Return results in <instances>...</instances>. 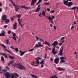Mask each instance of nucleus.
<instances>
[{
  "instance_id": "1",
  "label": "nucleus",
  "mask_w": 78,
  "mask_h": 78,
  "mask_svg": "<svg viewBox=\"0 0 78 78\" xmlns=\"http://www.w3.org/2000/svg\"><path fill=\"white\" fill-rule=\"evenodd\" d=\"M45 12L44 11L42 12V15L46 17L47 19H48L49 20V22H51L52 24H53V19H55V17L54 16H52L51 17L50 16H46L45 15Z\"/></svg>"
},
{
  "instance_id": "2",
  "label": "nucleus",
  "mask_w": 78,
  "mask_h": 78,
  "mask_svg": "<svg viewBox=\"0 0 78 78\" xmlns=\"http://www.w3.org/2000/svg\"><path fill=\"white\" fill-rule=\"evenodd\" d=\"M17 17L19 19L17 20L18 21V23L20 25V27H23V24H22V23L21 22L22 19H20V17H21V15L19 14H17L16 15Z\"/></svg>"
},
{
  "instance_id": "3",
  "label": "nucleus",
  "mask_w": 78,
  "mask_h": 78,
  "mask_svg": "<svg viewBox=\"0 0 78 78\" xmlns=\"http://www.w3.org/2000/svg\"><path fill=\"white\" fill-rule=\"evenodd\" d=\"M16 66H17V68L19 69H20V70H22V69H25V67L21 65L20 63H17L16 64Z\"/></svg>"
},
{
  "instance_id": "4",
  "label": "nucleus",
  "mask_w": 78,
  "mask_h": 78,
  "mask_svg": "<svg viewBox=\"0 0 78 78\" xmlns=\"http://www.w3.org/2000/svg\"><path fill=\"white\" fill-rule=\"evenodd\" d=\"M37 44H36L34 47V48H37V47H44L43 45L41 44V42H38Z\"/></svg>"
},
{
  "instance_id": "5",
  "label": "nucleus",
  "mask_w": 78,
  "mask_h": 78,
  "mask_svg": "<svg viewBox=\"0 0 78 78\" xmlns=\"http://www.w3.org/2000/svg\"><path fill=\"white\" fill-rule=\"evenodd\" d=\"M9 1H10L12 3V5H13V6H14L15 7L16 11H18V9H20V8H19V7H18V8L17 7L16 5H15L14 3V2H12V0H10Z\"/></svg>"
},
{
  "instance_id": "6",
  "label": "nucleus",
  "mask_w": 78,
  "mask_h": 78,
  "mask_svg": "<svg viewBox=\"0 0 78 78\" xmlns=\"http://www.w3.org/2000/svg\"><path fill=\"white\" fill-rule=\"evenodd\" d=\"M59 58L61 59V61L60 62V63H62V62H66V61L64 60L65 59V58L64 57L62 56Z\"/></svg>"
},
{
  "instance_id": "7",
  "label": "nucleus",
  "mask_w": 78,
  "mask_h": 78,
  "mask_svg": "<svg viewBox=\"0 0 78 78\" xmlns=\"http://www.w3.org/2000/svg\"><path fill=\"white\" fill-rule=\"evenodd\" d=\"M4 75H5V76L6 78H9L11 76V75H10L9 73L8 72H6V73H4Z\"/></svg>"
},
{
  "instance_id": "8",
  "label": "nucleus",
  "mask_w": 78,
  "mask_h": 78,
  "mask_svg": "<svg viewBox=\"0 0 78 78\" xmlns=\"http://www.w3.org/2000/svg\"><path fill=\"white\" fill-rule=\"evenodd\" d=\"M35 59L36 60V62L37 64H38V65H39V60H41V58L40 57H37V58H35Z\"/></svg>"
},
{
  "instance_id": "9",
  "label": "nucleus",
  "mask_w": 78,
  "mask_h": 78,
  "mask_svg": "<svg viewBox=\"0 0 78 78\" xmlns=\"http://www.w3.org/2000/svg\"><path fill=\"white\" fill-rule=\"evenodd\" d=\"M54 61L55 64H57L59 62V58H57L55 59Z\"/></svg>"
},
{
  "instance_id": "10",
  "label": "nucleus",
  "mask_w": 78,
  "mask_h": 78,
  "mask_svg": "<svg viewBox=\"0 0 78 78\" xmlns=\"http://www.w3.org/2000/svg\"><path fill=\"white\" fill-rule=\"evenodd\" d=\"M13 27L14 30H16L17 28V23H14L13 25Z\"/></svg>"
},
{
  "instance_id": "11",
  "label": "nucleus",
  "mask_w": 78,
  "mask_h": 78,
  "mask_svg": "<svg viewBox=\"0 0 78 78\" xmlns=\"http://www.w3.org/2000/svg\"><path fill=\"white\" fill-rule=\"evenodd\" d=\"M41 5L40 4L37 7V9L35 10V12H39V10L41 9Z\"/></svg>"
},
{
  "instance_id": "12",
  "label": "nucleus",
  "mask_w": 78,
  "mask_h": 78,
  "mask_svg": "<svg viewBox=\"0 0 78 78\" xmlns=\"http://www.w3.org/2000/svg\"><path fill=\"white\" fill-rule=\"evenodd\" d=\"M52 52L53 55H56L58 53V51H55V49H52Z\"/></svg>"
},
{
  "instance_id": "13",
  "label": "nucleus",
  "mask_w": 78,
  "mask_h": 78,
  "mask_svg": "<svg viewBox=\"0 0 78 78\" xmlns=\"http://www.w3.org/2000/svg\"><path fill=\"white\" fill-rule=\"evenodd\" d=\"M0 55H2V56H4L5 58H8V56L7 55H6L5 53H2V52H0Z\"/></svg>"
},
{
  "instance_id": "14",
  "label": "nucleus",
  "mask_w": 78,
  "mask_h": 78,
  "mask_svg": "<svg viewBox=\"0 0 78 78\" xmlns=\"http://www.w3.org/2000/svg\"><path fill=\"white\" fill-rule=\"evenodd\" d=\"M7 18V17L6 16V15H3L2 18H1V19L2 20H5Z\"/></svg>"
},
{
  "instance_id": "15",
  "label": "nucleus",
  "mask_w": 78,
  "mask_h": 78,
  "mask_svg": "<svg viewBox=\"0 0 78 78\" xmlns=\"http://www.w3.org/2000/svg\"><path fill=\"white\" fill-rule=\"evenodd\" d=\"M36 2H37V0H32L31 1V5L32 6L34 5V3H36Z\"/></svg>"
},
{
  "instance_id": "16",
  "label": "nucleus",
  "mask_w": 78,
  "mask_h": 78,
  "mask_svg": "<svg viewBox=\"0 0 78 78\" xmlns=\"http://www.w3.org/2000/svg\"><path fill=\"white\" fill-rule=\"evenodd\" d=\"M45 61V59L41 60V61L40 62V64H41V67L42 68L44 67V62Z\"/></svg>"
},
{
  "instance_id": "17",
  "label": "nucleus",
  "mask_w": 78,
  "mask_h": 78,
  "mask_svg": "<svg viewBox=\"0 0 78 78\" xmlns=\"http://www.w3.org/2000/svg\"><path fill=\"white\" fill-rule=\"evenodd\" d=\"M5 32L4 30L2 31V33L0 34V36H5Z\"/></svg>"
},
{
  "instance_id": "18",
  "label": "nucleus",
  "mask_w": 78,
  "mask_h": 78,
  "mask_svg": "<svg viewBox=\"0 0 78 78\" xmlns=\"http://www.w3.org/2000/svg\"><path fill=\"white\" fill-rule=\"evenodd\" d=\"M58 43L57 41H55L52 44H50V46H52V45H57Z\"/></svg>"
},
{
  "instance_id": "19",
  "label": "nucleus",
  "mask_w": 78,
  "mask_h": 78,
  "mask_svg": "<svg viewBox=\"0 0 78 78\" xmlns=\"http://www.w3.org/2000/svg\"><path fill=\"white\" fill-rule=\"evenodd\" d=\"M63 51V50L62 49H60L59 52V55L60 56H62V55L63 54V53H62Z\"/></svg>"
},
{
  "instance_id": "20",
  "label": "nucleus",
  "mask_w": 78,
  "mask_h": 78,
  "mask_svg": "<svg viewBox=\"0 0 78 78\" xmlns=\"http://www.w3.org/2000/svg\"><path fill=\"white\" fill-rule=\"evenodd\" d=\"M20 53H21V54H20V55L21 56H22L24 54H25L27 51H24V52H22L21 50H20Z\"/></svg>"
},
{
  "instance_id": "21",
  "label": "nucleus",
  "mask_w": 78,
  "mask_h": 78,
  "mask_svg": "<svg viewBox=\"0 0 78 78\" xmlns=\"http://www.w3.org/2000/svg\"><path fill=\"white\" fill-rule=\"evenodd\" d=\"M72 5H73V3H72V2H68V5L67 6H69V7H70Z\"/></svg>"
},
{
  "instance_id": "22",
  "label": "nucleus",
  "mask_w": 78,
  "mask_h": 78,
  "mask_svg": "<svg viewBox=\"0 0 78 78\" xmlns=\"http://www.w3.org/2000/svg\"><path fill=\"white\" fill-rule=\"evenodd\" d=\"M63 2L64 4H65V5H66V6H67V5H68V1L63 0Z\"/></svg>"
},
{
  "instance_id": "23",
  "label": "nucleus",
  "mask_w": 78,
  "mask_h": 78,
  "mask_svg": "<svg viewBox=\"0 0 78 78\" xmlns=\"http://www.w3.org/2000/svg\"><path fill=\"white\" fill-rule=\"evenodd\" d=\"M30 75L32 76V78H38V77H37V76L36 75H34L33 74H31Z\"/></svg>"
},
{
  "instance_id": "24",
  "label": "nucleus",
  "mask_w": 78,
  "mask_h": 78,
  "mask_svg": "<svg viewBox=\"0 0 78 78\" xmlns=\"http://www.w3.org/2000/svg\"><path fill=\"white\" fill-rule=\"evenodd\" d=\"M4 21H5V23L6 24H7V23H9V22H10V20H9V19H6V20H5Z\"/></svg>"
},
{
  "instance_id": "25",
  "label": "nucleus",
  "mask_w": 78,
  "mask_h": 78,
  "mask_svg": "<svg viewBox=\"0 0 78 78\" xmlns=\"http://www.w3.org/2000/svg\"><path fill=\"white\" fill-rule=\"evenodd\" d=\"M1 60L3 63H4L5 60H4V57H3V56H2L1 57Z\"/></svg>"
},
{
  "instance_id": "26",
  "label": "nucleus",
  "mask_w": 78,
  "mask_h": 78,
  "mask_svg": "<svg viewBox=\"0 0 78 78\" xmlns=\"http://www.w3.org/2000/svg\"><path fill=\"white\" fill-rule=\"evenodd\" d=\"M44 43L45 45H47L48 46H50V44L49 43H48L47 41H45Z\"/></svg>"
},
{
  "instance_id": "27",
  "label": "nucleus",
  "mask_w": 78,
  "mask_h": 78,
  "mask_svg": "<svg viewBox=\"0 0 78 78\" xmlns=\"http://www.w3.org/2000/svg\"><path fill=\"white\" fill-rule=\"evenodd\" d=\"M50 78H58V76L55 75H54L52 76H51Z\"/></svg>"
},
{
  "instance_id": "28",
  "label": "nucleus",
  "mask_w": 78,
  "mask_h": 78,
  "mask_svg": "<svg viewBox=\"0 0 78 78\" xmlns=\"http://www.w3.org/2000/svg\"><path fill=\"white\" fill-rule=\"evenodd\" d=\"M57 69L59 71H61V70H64V69L61 68L59 67L57 68Z\"/></svg>"
},
{
  "instance_id": "29",
  "label": "nucleus",
  "mask_w": 78,
  "mask_h": 78,
  "mask_svg": "<svg viewBox=\"0 0 78 78\" xmlns=\"http://www.w3.org/2000/svg\"><path fill=\"white\" fill-rule=\"evenodd\" d=\"M11 37V38H12V39H14V40L15 41H17V40L16 39V37Z\"/></svg>"
},
{
  "instance_id": "30",
  "label": "nucleus",
  "mask_w": 78,
  "mask_h": 78,
  "mask_svg": "<svg viewBox=\"0 0 78 78\" xmlns=\"http://www.w3.org/2000/svg\"><path fill=\"white\" fill-rule=\"evenodd\" d=\"M9 39H7L6 40L5 42L7 44H9Z\"/></svg>"
},
{
  "instance_id": "31",
  "label": "nucleus",
  "mask_w": 78,
  "mask_h": 78,
  "mask_svg": "<svg viewBox=\"0 0 78 78\" xmlns=\"http://www.w3.org/2000/svg\"><path fill=\"white\" fill-rule=\"evenodd\" d=\"M9 58H10L11 59H14V57L12 56H9Z\"/></svg>"
},
{
  "instance_id": "32",
  "label": "nucleus",
  "mask_w": 78,
  "mask_h": 78,
  "mask_svg": "<svg viewBox=\"0 0 78 78\" xmlns=\"http://www.w3.org/2000/svg\"><path fill=\"white\" fill-rule=\"evenodd\" d=\"M13 75H15L16 76H17V77H19V76L17 73H14Z\"/></svg>"
},
{
  "instance_id": "33",
  "label": "nucleus",
  "mask_w": 78,
  "mask_h": 78,
  "mask_svg": "<svg viewBox=\"0 0 78 78\" xmlns=\"http://www.w3.org/2000/svg\"><path fill=\"white\" fill-rule=\"evenodd\" d=\"M39 39L40 41H41V42H43L44 43H45V42H44V40L43 39L39 38Z\"/></svg>"
},
{
  "instance_id": "34",
  "label": "nucleus",
  "mask_w": 78,
  "mask_h": 78,
  "mask_svg": "<svg viewBox=\"0 0 78 78\" xmlns=\"http://www.w3.org/2000/svg\"><path fill=\"white\" fill-rule=\"evenodd\" d=\"M20 8H24V9H25L26 7L25 6V5L23 6H21L20 7Z\"/></svg>"
},
{
  "instance_id": "35",
  "label": "nucleus",
  "mask_w": 78,
  "mask_h": 78,
  "mask_svg": "<svg viewBox=\"0 0 78 78\" xmlns=\"http://www.w3.org/2000/svg\"><path fill=\"white\" fill-rule=\"evenodd\" d=\"M1 45L4 48H6V46L5 45V44H2Z\"/></svg>"
},
{
  "instance_id": "36",
  "label": "nucleus",
  "mask_w": 78,
  "mask_h": 78,
  "mask_svg": "<svg viewBox=\"0 0 78 78\" xmlns=\"http://www.w3.org/2000/svg\"><path fill=\"white\" fill-rule=\"evenodd\" d=\"M1 45L4 48H6V46L5 45V44H2Z\"/></svg>"
},
{
  "instance_id": "37",
  "label": "nucleus",
  "mask_w": 78,
  "mask_h": 78,
  "mask_svg": "<svg viewBox=\"0 0 78 78\" xmlns=\"http://www.w3.org/2000/svg\"><path fill=\"white\" fill-rule=\"evenodd\" d=\"M14 49L15 50V51H16V52H18V51H19V49L17 48H15Z\"/></svg>"
},
{
  "instance_id": "38",
  "label": "nucleus",
  "mask_w": 78,
  "mask_h": 78,
  "mask_svg": "<svg viewBox=\"0 0 78 78\" xmlns=\"http://www.w3.org/2000/svg\"><path fill=\"white\" fill-rule=\"evenodd\" d=\"M5 51H7V52H8V53H9L10 54L11 53V52L10 51H8V50H7L6 49H5Z\"/></svg>"
},
{
  "instance_id": "39",
  "label": "nucleus",
  "mask_w": 78,
  "mask_h": 78,
  "mask_svg": "<svg viewBox=\"0 0 78 78\" xmlns=\"http://www.w3.org/2000/svg\"><path fill=\"white\" fill-rule=\"evenodd\" d=\"M12 34L13 36H14V37H15V36H16V34L14 33V32H12Z\"/></svg>"
},
{
  "instance_id": "40",
  "label": "nucleus",
  "mask_w": 78,
  "mask_h": 78,
  "mask_svg": "<svg viewBox=\"0 0 78 78\" xmlns=\"http://www.w3.org/2000/svg\"><path fill=\"white\" fill-rule=\"evenodd\" d=\"M10 63V64H13L14 63V60H12L9 62Z\"/></svg>"
},
{
  "instance_id": "41",
  "label": "nucleus",
  "mask_w": 78,
  "mask_h": 78,
  "mask_svg": "<svg viewBox=\"0 0 78 78\" xmlns=\"http://www.w3.org/2000/svg\"><path fill=\"white\" fill-rule=\"evenodd\" d=\"M34 50V48H32L31 49H30V50L28 51L30 52V51H33V50Z\"/></svg>"
},
{
  "instance_id": "42",
  "label": "nucleus",
  "mask_w": 78,
  "mask_h": 78,
  "mask_svg": "<svg viewBox=\"0 0 78 78\" xmlns=\"http://www.w3.org/2000/svg\"><path fill=\"white\" fill-rule=\"evenodd\" d=\"M8 33L9 34H10L11 33V30H9L8 31Z\"/></svg>"
},
{
  "instance_id": "43",
  "label": "nucleus",
  "mask_w": 78,
  "mask_h": 78,
  "mask_svg": "<svg viewBox=\"0 0 78 78\" xmlns=\"http://www.w3.org/2000/svg\"><path fill=\"white\" fill-rule=\"evenodd\" d=\"M35 37L36 38V40H37V41H38V39H39V38L38 37H37V36H35Z\"/></svg>"
},
{
  "instance_id": "44",
  "label": "nucleus",
  "mask_w": 78,
  "mask_h": 78,
  "mask_svg": "<svg viewBox=\"0 0 78 78\" xmlns=\"http://www.w3.org/2000/svg\"><path fill=\"white\" fill-rule=\"evenodd\" d=\"M44 3L45 5H49V2H44Z\"/></svg>"
},
{
  "instance_id": "45",
  "label": "nucleus",
  "mask_w": 78,
  "mask_h": 78,
  "mask_svg": "<svg viewBox=\"0 0 78 78\" xmlns=\"http://www.w3.org/2000/svg\"><path fill=\"white\" fill-rule=\"evenodd\" d=\"M76 21H75L73 23V24L72 25H76Z\"/></svg>"
},
{
  "instance_id": "46",
  "label": "nucleus",
  "mask_w": 78,
  "mask_h": 78,
  "mask_svg": "<svg viewBox=\"0 0 78 78\" xmlns=\"http://www.w3.org/2000/svg\"><path fill=\"white\" fill-rule=\"evenodd\" d=\"M54 12H55V11L53 10H52L50 12V13H54Z\"/></svg>"
},
{
  "instance_id": "47",
  "label": "nucleus",
  "mask_w": 78,
  "mask_h": 78,
  "mask_svg": "<svg viewBox=\"0 0 78 78\" xmlns=\"http://www.w3.org/2000/svg\"><path fill=\"white\" fill-rule=\"evenodd\" d=\"M53 27L55 30H56V27L55 26H54Z\"/></svg>"
},
{
  "instance_id": "48",
  "label": "nucleus",
  "mask_w": 78,
  "mask_h": 78,
  "mask_svg": "<svg viewBox=\"0 0 78 78\" xmlns=\"http://www.w3.org/2000/svg\"><path fill=\"white\" fill-rule=\"evenodd\" d=\"M58 5H59V3H57L56 5V8H58Z\"/></svg>"
},
{
  "instance_id": "49",
  "label": "nucleus",
  "mask_w": 78,
  "mask_h": 78,
  "mask_svg": "<svg viewBox=\"0 0 78 78\" xmlns=\"http://www.w3.org/2000/svg\"><path fill=\"white\" fill-rule=\"evenodd\" d=\"M65 39V37H62L61 38V40H63V39Z\"/></svg>"
},
{
  "instance_id": "50",
  "label": "nucleus",
  "mask_w": 78,
  "mask_h": 78,
  "mask_svg": "<svg viewBox=\"0 0 78 78\" xmlns=\"http://www.w3.org/2000/svg\"><path fill=\"white\" fill-rule=\"evenodd\" d=\"M10 78H14V76L13 75H12Z\"/></svg>"
},
{
  "instance_id": "51",
  "label": "nucleus",
  "mask_w": 78,
  "mask_h": 78,
  "mask_svg": "<svg viewBox=\"0 0 78 78\" xmlns=\"http://www.w3.org/2000/svg\"><path fill=\"white\" fill-rule=\"evenodd\" d=\"M53 45V47H54V48H52V49H54V50H55V47H56V45Z\"/></svg>"
},
{
  "instance_id": "52",
  "label": "nucleus",
  "mask_w": 78,
  "mask_h": 78,
  "mask_svg": "<svg viewBox=\"0 0 78 78\" xmlns=\"http://www.w3.org/2000/svg\"><path fill=\"white\" fill-rule=\"evenodd\" d=\"M74 28V26L73 25V26L71 27L70 30H72Z\"/></svg>"
},
{
  "instance_id": "53",
  "label": "nucleus",
  "mask_w": 78,
  "mask_h": 78,
  "mask_svg": "<svg viewBox=\"0 0 78 78\" xmlns=\"http://www.w3.org/2000/svg\"><path fill=\"white\" fill-rule=\"evenodd\" d=\"M47 10L48 12H49V11H50V9L49 8L47 9Z\"/></svg>"
},
{
  "instance_id": "54",
  "label": "nucleus",
  "mask_w": 78,
  "mask_h": 78,
  "mask_svg": "<svg viewBox=\"0 0 78 78\" xmlns=\"http://www.w3.org/2000/svg\"><path fill=\"white\" fill-rule=\"evenodd\" d=\"M10 20H11L13 21V20H14V19H13V18H10Z\"/></svg>"
},
{
  "instance_id": "55",
  "label": "nucleus",
  "mask_w": 78,
  "mask_h": 78,
  "mask_svg": "<svg viewBox=\"0 0 78 78\" xmlns=\"http://www.w3.org/2000/svg\"><path fill=\"white\" fill-rule=\"evenodd\" d=\"M41 3V2L39 1H38V2H37V3L36 4V5H39V3Z\"/></svg>"
},
{
  "instance_id": "56",
  "label": "nucleus",
  "mask_w": 78,
  "mask_h": 78,
  "mask_svg": "<svg viewBox=\"0 0 78 78\" xmlns=\"http://www.w3.org/2000/svg\"><path fill=\"white\" fill-rule=\"evenodd\" d=\"M41 3V2L39 1H38V2H37V3L36 4V5H39V3Z\"/></svg>"
},
{
  "instance_id": "57",
  "label": "nucleus",
  "mask_w": 78,
  "mask_h": 78,
  "mask_svg": "<svg viewBox=\"0 0 78 78\" xmlns=\"http://www.w3.org/2000/svg\"><path fill=\"white\" fill-rule=\"evenodd\" d=\"M10 47L12 49H15V48L12 46H10Z\"/></svg>"
},
{
  "instance_id": "58",
  "label": "nucleus",
  "mask_w": 78,
  "mask_h": 78,
  "mask_svg": "<svg viewBox=\"0 0 78 78\" xmlns=\"http://www.w3.org/2000/svg\"><path fill=\"white\" fill-rule=\"evenodd\" d=\"M58 44H59V45H60V46H61V45H62V43H58Z\"/></svg>"
},
{
  "instance_id": "59",
  "label": "nucleus",
  "mask_w": 78,
  "mask_h": 78,
  "mask_svg": "<svg viewBox=\"0 0 78 78\" xmlns=\"http://www.w3.org/2000/svg\"><path fill=\"white\" fill-rule=\"evenodd\" d=\"M6 67L7 69H10V68H9V67H8L7 66H6Z\"/></svg>"
},
{
  "instance_id": "60",
  "label": "nucleus",
  "mask_w": 78,
  "mask_h": 78,
  "mask_svg": "<svg viewBox=\"0 0 78 78\" xmlns=\"http://www.w3.org/2000/svg\"><path fill=\"white\" fill-rule=\"evenodd\" d=\"M2 71L3 72H6V69H3L2 70Z\"/></svg>"
},
{
  "instance_id": "61",
  "label": "nucleus",
  "mask_w": 78,
  "mask_h": 78,
  "mask_svg": "<svg viewBox=\"0 0 78 78\" xmlns=\"http://www.w3.org/2000/svg\"><path fill=\"white\" fill-rule=\"evenodd\" d=\"M10 64H11L9 62V63H8L7 64L8 66H10Z\"/></svg>"
},
{
  "instance_id": "62",
  "label": "nucleus",
  "mask_w": 78,
  "mask_h": 78,
  "mask_svg": "<svg viewBox=\"0 0 78 78\" xmlns=\"http://www.w3.org/2000/svg\"><path fill=\"white\" fill-rule=\"evenodd\" d=\"M2 11V8H0V12H1Z\"/></svg>"
},
{
  "instance_id": "63",
  "label": "nucleus",
  "mask_w": 78,
  "mask_h": 78,
  "mask_svg": "<svg viewBox=\"0 0 78 78\" xmlns=\"http://www.w3.org/2000/svg\"><path fill=\"white\" fill-rule=\"evenodd\" d=\"M25 9H30V8L29 7H26V8Z\"/></svg>"
},
{
  "instance_id": "64",
  "label": "nucleus",
  "mask_w": 78,
  "mask_h": 78,
  "mask_svg": "<svg viewBox=\"0 0 78 78\" xmlns=\"http://www.w3.org/2000/svg\"><path fill=\"white\" fill-rule=\"evenodd\" d=\"M4 28H6L7 27V25H5L4 27Z\"/></svg>"
}]
</instances>
